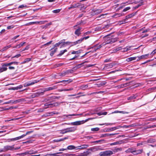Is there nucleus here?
<instances>
[{
  "label": "nucleus",
  "mask_w": 156,
  "mask_h": 156,
  "mask_svg": "<svg viewBox=\"0 0 156 156\" xmlns=\"http://www.w3.org/2000/svg\"><path fill=\"white\" fill-rule=\"evenodd\" d=\"M57 50V48H56L54 49L53 50H52L51 51V53H50V55L51 56H53L54 53L56 52V51Z\"/></svg>",
  "instance_id": "obj_35"
},
{
  "label": "nucleus",
  "mask_w": 156,
  "mask_h": 156,
  "mask_svg": "<svg viewBox=\"0 0 156 156\" xmlns=\"http://www.w3.org/2000/svg\"><path fill=\"white\" fill-rule=\"evenodd\" d=\"M65 40H63L60 41L59 42L57 43L55 45V47L58 46L60 44L63 43V41H65Z\"/></svg>",
  "instance_id": "obj_33"
},
{
  "label": "nucleus",
  "mask_w": 156,
  "mask_h": 156,
  "mask_svg": "<svg viewBox=\"0 0 156 156\" xmlns=\"http://www.w3.org/2000/svg\"><path fill=\"white\" fill-rule=\"evenodd\" d=\"M26 43L25 42H21L20 44H17L18 48H20L21 47L23 46L24 44Z\"/></svg>",
  "instance_id": "obj_34"
},
{
  "label": "nucleus",
  "mask_w": 156,
  "mask_h": 156,
  "mask_svg": "<svg viewBox=\"0 0 156 156\" xmlns=\"http://www.w3.org/2000/svg\"><path fill=\"white\" fill-rule=\"evenodd\" d=\"M107 112H98L97 113V115L99 116L101 115H107Z\"/></svg>",
  "instance_id": "obj_29"
},
{
  "label": "nucleus",
  "mask_w": 156,
  "mask_h": 156,
  "mask_svg": "<svg viewBox=\"0 0 156 156\" xmlns=\"http://www.w3.org/2000/svg\"><path fill=\"white\" fill-rule=\"evenodd\" d=\"M67 149L68 150L76 149V147L73 145H69L68 146Z\"/></svg>",
  "instance_id": "obj_28"
},
{
  "label": "nucleus",
  "mask_w": 156,
  "mask_h": 156,
  "mask_svg": "<svg viewBox=\"0 0 156 156\" xmlns=\"http://www.w3.org/2000/svg\"><path fill=\"white\" fill-rule=\"evenodd\" d=\"M67 133V130L66 129L61 130L60 132V133L62 134H64Z\"/></svg>",
  "instance_id": "obj_37"
},
{
  "label": "nucleus",
  "mask_w": 156,
  "mask_h": 156,
  "mask_svg": "<svg viewBox=\"0 0 156 156\" xmlns=\"http://www.w3.org/2000/svg\"><path fill=\"white\" fill-rule=\"evenodd\" d=\"M15 27V26L13 25H11L8 26L7 29H11Z\"/></svg>",
  "instance_id": "obj_52"
},
{
  "label": "nucleus",
  "mask_w": 156,
  "mask_h": 156,
  "mask_svg": "<svg viewBox=\"0 0 156 156\" xmlns=\"http://www.w3.org/2000/svg\"><path fill=\"white\" fill-rule=\"evenodd\" d=\"M44 105L45 106H48V107H50V108L53 107V104H49L47 103H45Z\"/></svg>",
  "instance_id": "obj_40"
},
{
  "label": "nucleus",
  "mask_w": 156,
  "mask_h": 156,
  "mask_svg": "<svg viewBox=\"0 0 156 156\" xmlns=\"http://www.w3.org/2000/svg\"><path fill=\"white\" fill-rule=\"evenodd\" d=\"M131 47V46H128L126 47V48H123V50L122 51L123 52L127 51L131 49L130 48Z\"/></svg>",
  "instance_id": "obj_25"
},
{
  "label": "nucleus",
  "mask_w": 156,
  "mask_h": 156,
  "mask_svg": "<svg viewBox=\"0 0 156 156\" xmlns=\"http://www.w3.org/2000/svg\"><path fill=\"white\" fill-rule=\"evenodd\" d=\"M27 135L26 133L25 134H23V135H22L21 136H20L17 137V138L18 139V140H19V139H21L22 138H23V137H24V136H26Z\"/></svg>",
  "instance_id": "obj_49"
},
{
  "label": "nucleus",
  "mask_w": 156,
  "mask_h": 156,
  "mask_svg": "<svg viewBox=\"0 0 156 156\" xmlns=\"http://www.w3.org/2000/svg\"><path fill=\"white\" fill-rule=\"evenodd\" d=\"M39 81V80H34L32 81H29L24 83L23 84V86L24 87H26L28 86H29L33 85L35 83H38Z\"/></svg>",
  "instance_id": "obj_4"
},
{
  "label": "nucleus",
  "mask_w": 156,
  "mask_h": 156,
  "mask_svg": "<svg viewBox=\"0 0 156 156\" xmlns=\"http://www.w3.org/2000/svg\"><path fill=\"white\" fill-rule=\"evenodd\" d=\"M88 147V145L86 144H83L82 145L76 147V149H84L87 148Z\"/></svg>",
  "instance_id": "obj_11"
},
{
  "label": "nucleus",
  "mask_w": 156,
  "mask_h": 156,
  "mask_svg": "<svg viewBox=\"0 0 156 156\" xmlns=\"http://www.w3.org/2000/svg\"><path fill=\"white\" fill-rule=\"evenodd\" d=\"M35 23H36L35 22H31L29 23L26 24V26L29 25H30L34 24H36Z\"/></svg>",
  "instance_id": "obj_60"
},
{
  "label": "nucleus",
  "mask_w": 156,
  "mask_h": 156,
  "mask_svg": "<svg viewBox=\"0 0 156 156\" xmlns=\"http://www.w3.org/2000/svg\"><path fill=\"white\" fill-rule=\"evenodd\" d=\"M18 140L17 137L15 138H13L11 139H9L8 140V142H10L12 141H15Z\"/></svg>",
  "instance_id": "obj_42"
},
{
  "label": "nucleus",
  "mask_w": 156,
  "mask_h": 156,
  "mask_svg": "<svg viewBox=\"0 0 156 156\" xmlns=\"http://www.w3.org/2000/svg\"><path fill=\"white\" fill-rule=\"evenodd\" d=\"M67 51V50L66 49H65L63 50H62L60 51V53L58 55V56H61L63 55L65 52Z\"/></svg>",
  "instance_id": "obj_30"
},
{
  "label": "nucleus",
  "mask_w": 156,
  "mask_h": 156,
  "mask_svg": "<svg viewBox=\"0 0 156 156\" xmlns=\"http://www.w3.org/2000/svg\"><path fill=\"white\" fill-rule=\"evenodd\" d=\"M19 119V118H13V119H11L9 120H5V122H9L10 121H13V120H18V119Z\"/></svg>",
  "instance_id": "obj_44"
},
{
  "label": "nucleus",
  "mask_w": 156,
  "mask_h": 156,
  "mask_svg": "<svg viewBox=\"0 0 156 156\" xmlns=\"http://www.w3.org/2000/svg\"><path fill=\"white\" fill-rule=\"evenodd\" d=\"M55 86L51 87L45 88L43 89H40L38 90V92L33 94L31 95V98H32L38 97L39 96L44 95V92L50 90H51L56 89Z\"/></svg>",
  "instance_id": "obj_1"
},
{
  "label": "nucleus",
  "mask_w": 156,
  "mask_h": 156,
  "mask_svg": "<svg viewBox=\"0 0 156 156\" xmlns=\"http://www.w3.org/2000/svg\"><path fill=\"white\" fill-rule=\"evenodd\" d=\"M31 59V58H27L25 59V62H28L30 61Z\"/></svg>",
  "instance_id": "obj_58"
},
{
  "label": "nucleus",
  "mask_w": 156,
  "mask_h": 156,
  "mask_svg": "<svg viewBox=\"0 0 156 156\" xmlns=\"http://www.w3.org/2000/svg\"><path fill=\"white\" fill-rule=\"evenodd\" d=\"M67 133L72 132L76 130V127L75 126L71 127L66 128Z\"/></svg>",
  "instance_id": "obj_6"
},
{
  "label": "nucleus",
  "mask_w": 156,
  "mask_h": 156,
  "mask_svg": "<svg viewBox=\"0 0 156 156\" xmlns=\"http://www.w3.org/2000/svg\"><path fill=\"white\" fill-rule=\"evenodd\" d=\"M149 55V54H146V55H141L140 56L136 57H137V58L136 59V61H138L140 59H144V58L147 59V57Z\"/></svg>",
  "instance_id": "obj_7"
},
{
  "label": "nucleus",
  "mask_w": 156,
  "mask_h": 156,
  "mask_svg": "<svg viewBox=\"0 0 156 156\" xmlns=\"http://www.w3.org/2000/svg\"><path fill=\"white\" fill-rule=\"evenodd\" d=\"M82 29L81 27H78V29H77L75 32V34L79 36L81 34L80 30Z\"/></svg>",
  "instance_id": "obj_10"
},
{
  "label": "nucleus",
  "mask_w": 156,
  "mask_h": 156,
  "mask_svg": "<svg viewBox=\"0 0 156 156\" xmlns=\"http://www.w3.org/2000/svg\"><path fill=\"white\" fill-rule=\"evenodd\" d=\"M23 86L21 85H20L14 88V90H18V89H20L23 87Z\"/></svg>",
  "instance_id": "obj_45"
},
{
  "label": "nucleus",
  "mask_w": 156,
  "mask_h": 156,
  "mask_svg": "<svg viewBox=\"0 0 156 156\" xmlns=\"http://www.w3.org/2000/svg\"><path fill=\"white\" fill-rule=\"evenodd\" d=\"M120 5H121L120 6L119 8V9H122L123 8L124 6H125L126 5V4H122V5L120 4Z\"/></svg>",
  "instance_id": "obj_64"
},
{
  "label": "nucleus",
  "mask_w": 156,
  "mask_h": 156,
  "mask_svg": "<svg viewBox=\"0 0 156 156\" xmlns=\"http://www.w3.org/2000/svg\"><path fill=\"white\" fill-rule=\"evenodd\" d=\"M137 3V2L135 1V0H129L126 2L122 3L121 5H122V4H126V5H128L132 4L133 3H135V4H136Z\"/></svg>",
  "instance_id": "obj_8"
},
{
  "label": "nucleus",
  "mask_w": 156,
  "mask_h": 156,
  "mask_svg": "<svg viewBox=\"0 0 156 156\" xmlns=\"http://www.w3.org/2000/svg\"><path fill=\"white\" fill-rule=\"evenodd\" d=\"M71 43V42L68 41L65 42L63 41V43L62 44V46L60 47V48H61L62 47L65 46L66 44L70 45Z\"/></svg>",
  "instance_id": "obj_31"
},
{
  "label": "nucleus",
  "mask_w": 156,
  "mask_h": 156,
  "mask_svg": "<svg viewBox=\"0 0 156 156\" xmlns=\"http://www.w3.org/2000/svg\"><path fill=\"white\" fill-rule=\"evenodd\" d=\"M11 47V45H7V46H5V47H4V48H3L1 50V51H5L6 50H7V49H8V48Z\"/></svg>",
  "instance_id": "obj_26"
},
{
  "label": "nucleus",
  "mask_w": 156,
  "mask_h": 156,
  "mask_svg": "<svg viewBox=\"0 0 156 156\" xmlns=\"http://www.w3.org/2000/svg\"><path fill=\"white\" fill-rule=\"evenodd\" d=\"M144 4V2L142 0L137 6L133 7V9H135Z\"/></svg>",
  "instance_id": "obj_20"
},
{
  "label": "nucleus",
  "mask_w": 156,
  "mask_h": 156,
  "mask_svg": "<svg viewBox=\"0 0 156 156\" xmlns=\"http://www.w3.org/2000/svg\"><path fill=\"white\" fill-rule=\"evenodd\" d=\"M88 86L87 85H82L80 87V89L82 90H84L88 88Z\"/></svg>",
  "instance_id": "obj_32"
},
{
  "label": "nucleus",
  "mask_w": 156,
  "mask_h": 156,
  "mask_svg": "<svg viewBox=\"0 0 156 156\" xmlns=\"http://www.w3.org/2000/svg\"><path fill=\"white\" fill-rule=\"evenodd\" d=\"M18 64V62H15V61L12 62H11L9 63H6L5 66H10L13 64H14L15 65H17Z\"/></svg>",
  "instance_id": "obj_21"
},
{
  "label": "nucleus",
  "mask_w": 156,
  "mask_h": 156,
  "mask_svg": "<svg viewBox=\"0 0 156 156\" xmlns=\"http://www.w3.org/2000/svg\"><path fill=\"white\" fill-rule=\"evenodd\" d=\"M80 50L77 51H73L71 53L72 54H78L80 53Z\"/></svg>",
  "instance_id": "obj_47"
},
{
  "label": "nucleus",
  "mask_w": 156,
  "mask_h": 156,
  "mask_svg": "<svg viewBox=\"0 0 156 156\" xmlns=\"http://www.w3.org/2000/svg\"><path fill=\"white\" fill-rule=\"evenodd\" d=\"M114 64L113 63H110L106 64L105 66V67L106 69H110L113 67L114 66Z\"/></svg>",
  "instance_id": "obj_16"
},
{
  "label": "nucleus",
  "mask_w": 156,
  "mask_h": 156,
  "mask_svg": "<svg viewBox=\"0 0 156 156\" xmlns=\"http://www.w3.org/2000/svg\"><path fill=\"white\" fill-rule=\"evenodd\" d=\"M73 90V88H70L68 89H64V90H60V91H70L71 90Z\"/></svg>",
  "instance_id": "obj_53"
},
{
  "label": "nucleus",
  "mask_w": 156,
  "mask_h": 156,
  "mask_svg": "<svg viewBox=\"0 0 156 156\" xmlns=\"http://www.w3.org/2000/svg\"><path fill=\"white\" fill-rule=\"evenodd\" d=\"M121 113L122 114H127L128 113V112H126L124 111H115L114 112H113L112 113V114H114V113Z\"/></svg>",
  "instance_id": "obj_22"
},
{
  "label": "nucleus",
  "mask_w": 156,
  "mask_h": 156,
  "mask_svg": "<svg viewBox=\"0 0 156 156\" xmlns=\"http://www.w3.org/2000/svg\"><path fill=\"white\" fill-rule=\"evenodd\" d=\"M12 101H8L6 102H4L3 104V105L6 104H9L10 103H12Z\"/></svg>",
  "instance_id": "obj_62"
},
{
  "label": "nucleus",
  "mask_w": 156,
  "mask_h": 156,
  "mask_svg": "<svg viewBox=\"0 0 156 156\" xmlns=\"http://www.w3.org/2000/svg\"><path fill=\"white\" fill-rule=\"evenodd\" d=\"M136 126L135 124H132L129 125H124L122 126V128H128Z\"/></svg>",
  "instance_id": "obj_13"
},
{
  "label": "nucleus",
  "mask_w": 156,
  "mask_h": 156,
  "mask_svg": "<svg viewBox=\"0 0 156 156\" xmlns=\"http://www.w3.org/2000/svg\"><path fill=\"white\" fill-rule=\"evenodd\" d=\"M136 97L135 95H133V96L128 97L127 99L128 100L133 99L136 98Z\"/></svg>",
  "instance_id": "obj_38"
},
{
  "label": "nucleus",
  "mask_w": 156,
  "mask_h": 156,
  "mask_svg": "<svg viewBox=\"0 0 156 156\" xmlns=\"http://www.w3.org/2000/svg\"><path fill=\"white\" fill-rule=\"evenodd\" d=\"M47 21H39V24H44L46 22H47Z\"/></svg>",
  "instance_id": "obj_63"
},
{
  "label": "nucleus",
  "mask_w": 156,
  "mask_h": 156,
  "mask_svg": "<svg viewBox=\"0 0 156 156\" xmlns=\"http://www.w3.org/2000/svg\"><path fill=\"white\" fill-rule=\"evenodd\" d=\"M83 121H77L70 123L69 124L73 126H78L83 124Z\"/></svg>",
  "instance_id": "obj_5"
},
{
  "label": "nucleus",
  "mask_w": 156,
  "mask_h": 156,
  "mask_svg": "<svg viewBox=\"0 0 156 156\" xmlns=\"http://www.w3.org/2000/svg\"><path fill=\"white\" fill-rule=\"evenodd\" d=\"M51 24V23H48L46 24V25L44 26L43 27L44 28H46L48 26L50 25Z\"/></svg>",
  "instance_id": "obj_61"
},
{
  "label": "nucleus",
  "mask_w": 156,
  "mask_h": 156,
  "mask_svg": "<svg viewBox=\"0 0 156 156\" xmlns=\"http://www.w3.org/2000/svg\"><path fill=\"white\" fill-rule=\"evenodd\" d=\"M122 47H118V48H115V51H118L120 50H122Z\"/></svg>",
  "instance_id": "obj_56"
},
{
  "label": "nucleus",
  "mask_w": 156,
  "mask_h": 156,
  "mask_svg": "<svg viewBox=\"0 0 156 156\" xmlns=\"http://www.w3.org/2000/svg\"><path fill=\"white\" fill-rule=\"evenodd\" d=\"M134 15L133 14H129V15L127 16H126V19H127L129 18H131Z\"/></svg>",
  "instance_id": "obj_48"
},
{
  "label": "nucleus",
  "mask_w": 156,
  "mask_h": 156,
  "mask_svg": "<svg viewBox=\"0 0 156 156\" xmlns=\"http://www.w3.org/2000/svg\"><path fill=\"white\" fill-rule=\"evenodd\" d=\"M114 123H105L103 124H99V125L100 126H102L104 125H105L106 126H108V125H112L114 124Z\"/></svg>",
  "instance_id": "obj_36"
},
{
  "label": "nucleus",
  "mask_w": 156,
  "mask_h": 156,
  "mask_svg": "<svg viewBox=\"0 0 156 156\" xmlns=\"http://www.w3.org/2000/svg\"><path fill=\"white\" fill-rule=\"evenodd\" d=\"M15 145L12 146L6 145L3 148L0 149V153L5 152L8 151H14L19 149L20 147H15Z\"/></svg>",
  "instance_id": "obj_2"
},
{
  "label": "nucleus",
  "mask_w": 156,
  "mask_h": 156,
  "mask_svg": "<svg viewBox=\"0 0 156 156\" xmlns=\"http://www.w3.org/2000/svg\"><path fill=\"white\" fill-rule=\"evenodd\" d=\"M122 143V141H118L114 143H112L110 144V145L111 146L115 145H118L121 144Z\"/></svg>",
  "instance_id": "obj_24"
},
{
  "label": "nucleus",
  "mask_w": 156,
  "mask_h": 156,
  "mask_svg": "<svg viewBox=\"0 0 156 156\" xmlns=\"http://www.w3.org/2000/svg\"><path fill=\"white\" fill-rule=\"evenodd\" d=\"M27 7V5H22L19 6L18 7V8H22L24 7Z\"/></svg>",
  "instance_id": "obj_57"
},
{
  "label": "nucleus",
  "mask_w": 156,
  "mask_h": 156,
  "mask_svg": "<svg viewBox=\"0 0 156 156\" xmlns=\"http://www.w3.org/2000/svg\"><path fill=\"white\" fill-rule=\"evenodd\" d=\"M129 83H126L124 84H122L118 86V87L120 88H122L125 87L129 85Z\"/></svg>",
  "instance_id": "obj_18"
},
{
  "label": "nucleus",
  "mask_w": 156,
  "mask_h": 156,
  "mask_svg": "<svg viewBox=\"0 0 156 156\" xmlns=\"http://www.w3.org/2000/svg\"><path fill=\"white\" fill-rule=\"evenodd\" d=\"M21 55L20 54H18L15 55V56L12 57L11 58L13 59L14 58H18Z\"/></svg>",
  "instance_id": "obj_54"
},
{
  "label": "nucleus",
  "mask_w": 156,
  "mask_h": 156,
  "mask_svg": "<svg viewBox=\"0 0 156 156\" xmlns=\"http://www.w3.org/2000/svg\"><path fill=\"white\" fill-rule=\"evenodd\" d=\"M142 149L138 150H137L133 151L132 152L134 154H140L142 153Z\"/></svg>",
  "instance_id": "obj_17"
},
{
  "label": "nucleus",
  "mask_w": 156,
  "mask_h": 156,
  "mask_svg": "<svg viewBox=\"0 0 156 156\" xmlns=\"http://www.w3.org/2000/svg\"><path fill=\"white\" fill-rule=\"evenodd\" d=\"M130 9V7H128L125 8L123 10V12H126Z\"/></svg>",
  "instance_id": "obj_51"
},
{
  "label": "nucleus",
  "mask_w": 156,
  "mask_h": 156,
  "mask_svg": "<svg viewBox=\"0 0 156 156\" xmlns=\"http://www.w3.org/2000/svg\"><path fill=\"white\" fill-rule=\"evenodd\" d=\"M82 114H70L69 115H66L65 116L68 117V116H76V115H82Z\"/></svg>",
  "instance_id": "obj_41"
},
{
  "label": "nucleus",
  "mask_w": 156,
  "mask_h": 156,
  "mask_svg": "<svg viewBox=\"0 0 156 156\" xmlns=\"http://www.w3.org/2000/svg\"><path fill=\"white\" fill-rule=\"evenodd\" d=\"M83 39L82 38H81L79 40H77V41H76V43H75L76 44H78L80 43L83 41Z\"/></svg>",
  "instance_id": "obj_39"
},
{
  "label": "nucleus",
  "mask_w": 156,
  "mask_h": 156,
  "mask_svg": "<svg viewBox=\"0 0 156 156\" xmlns=\"http://www.w3.org/2000/svg\"><path fill=\"white\" fill-rule=\"evenodd\" d=\"M102 45L101 44H97L94 47H92L91 48L93 49L94 51H96L98 49L101 48L102 47Z\"/></svg>",
  "instance_id": "obj_12"
},
{
  "label": "nucleus",
  "mask_w": 156,
  "mask_h": 156,
  "mask_svg": "<svg viewBox=\"0 0 156 156\" xmlns=\"http://www.w3.org/2000/svg\"><path fill=\"white\" fill-rule=\"evenodd\" d=\"M61 10V9H58L54 10L52 11L53 12L55 13H59Z\"/></svg>",
  "instance_id": "obj_43"
},
{
  "label": "nucleus",
  "mask_w": 156,
  "mask_h": 156,
  "mask_svg": "<svg viewBox=\"0 0 156 156\" xmlns=\"http://www.w3.org/2000/svg\"><path fill=\"white\" fill-rule=\"evenodd\" d=\"M72 82V80L71 79H69L67 80H63L61 81L58 82V83L63 82L67 84Z\"/></svg>",
  "instance_id": "obj_19"
},
{
  "label": "nucleus",
  "mask_w": 156,
  "mask_h": 156,
  "mask_svg": "<svg viewBox=\"0 0 156 156\" xmlns=\"http://www.w3.org/2000/svg\"><path fill=\"white\" fill-rule=\"evenodd\" d=\"M20 102V99H18V100H16L15 101H12V104H13L14 103H17Z\"/></svg>",
  "instance_id": "obj_55"
},
{
  "label": "nucleus",
  "mask_w": 156,
  "mask_h": 156,
  "mask_svg": "<svg viewBox=\"0 0 156 156\" xmlns=\"http://www.w3.org/2000/svg\"><path fill=\"white\" fill-rule=\"evenodd\" d=\"M123 15V14L122 13H116L114 14L112 16V17L115 18H117L118 17H120Z\"/></svg>",
  "instance_id": "obj_14"
},
{
  "label": "nucleus",
  "mask_w": 156,
  "mask_h": 156,
  "mask_svg": "<svg viewBox=\"0 0 156 156\" xmlns=\"http://www.w3.org/2000/svg\"><path fill=\"white\" fill-rule=\"evenodd\" d=\"M99 128L98 127L93 128L91 129V131H97L99 130Z\"/></svg>",
  "instance_id": "obj_46"
},
{
  "label": "nucleus",
  "mask_w": 156,
  "mask_h": 156,
  "mask_svg": "<svg viewBox=\"0 0 156 156\" xmlns=\"http://www.w3.org/2000/svg\"><path fill=\"white\" fill-rule=\"evenodd\" d=\"M6 63L2 65V67H0V72H2L7 70V68L6 67L8 66H5Z\"/></svg>",
  "instance_id": "obj_9"
},
{
  "label": "nucleus",
  "mask_w": 156,
  "mask_h": 156,
  "mask_svg": "<svg viewBox=\"0 0 156 156\" xmlns=\"http://www.w3.org/2000/svg\"><path fill=\"white\" fill-rule=\"evenodd\" d=\"M137 58V57H131L127 58L126 59V61L127 62H130L136 60Z\"/></svg>",
  "instance_id": "obj_15"
},
{
  "label": "nucleus",
  "mask_w": 156,
  "mask_h": 156,
  "mask_svg": "<svg viewBox=\"0 0 156 156\" xmlns=\"http://www.w3.org/2000/svg\"><path fill=\"white\" fill-rule=\"evenodd\" d=\"M29 154H35L36 153V151H28Z\"/></svg>",
  "instance_id": "obj_59"
},
{
  "label": "nucleus",
  "mask_w": 156,
  "mask_h": 156,
  "mask_svg": "<svg viewBox=\"0 0 156 156\" xmlns=\"http://www.w3.org/2000/svg\"><path fill=\"white\" fill-rule=\"evenodd\" d=\"M113 153L111 151H106L100 152V156H110L113 154Z\"/></svg>",
  "instance_id": "obj_3"
},
{
  "label": "nucleus",
  "mask_w": 156,
  "mask_h": 156,
  "mask_svg": "<svg viewBox=\"0 0 156 156\" xmlns=\"http://www.w3.org/2000/svg\"><path fill=\"white\" fill-rule=\"evenodd\" d=\"M110 41L109 42H107L106 44L111 43L112 44L114 42H115L116 41V39H113V38L111 37V39H109Z\"/></svg>",
  "instance_id": "obj_27"
},
{
  "label": "nucleus",
  "mask_w": 156,
  "mask_h": 156,
  "mask_svg": "<svg viewBox=\"0 0 156 156\" xmlns=\"http://www.w3.org/2000/svg\"><path fill=\"white\" fill-rule=\"evenodd\" d=\"M114 134H109V133H105V134H102L101 135V137H106L107 136H111L112 135H114Z\"/></svg>",
  "instance_id": "obj_23"
},
{
  "label": "nucleus",
  "mask_w": 156,
  "mask_h": 156,
  "mask_svg": "<svg viewBox=\"0 0 156 156\" xmlns=\"http://www.w3.org/2000/svg\"><path fill=\"white\" fill-rule=\"evenodd\" d=\"M115 130V127H113L109 129H108L106 131L108 132L109 131H112Z\"/></svg>",
  "instance_id": "obj_50"
}]
</instances>
